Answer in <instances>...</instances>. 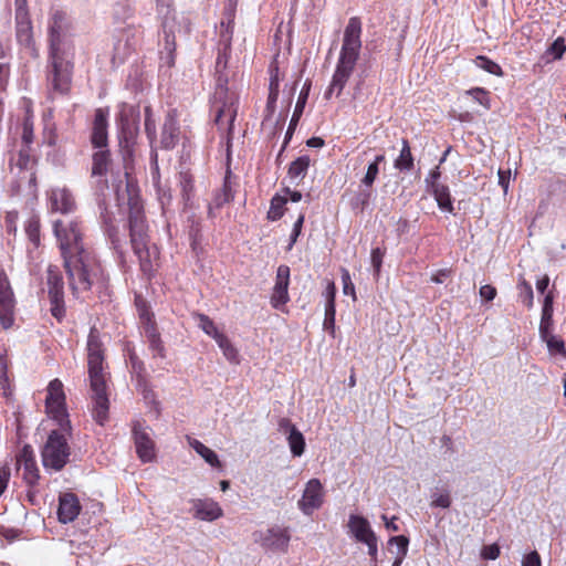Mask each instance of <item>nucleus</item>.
I'll return each instance as SVG.
<instances>
[{"mask_svg": "<svg viewBox=\"0 0 566 566\" xmlns=\"http://www.w3.org/2000/svg\"><path fill=\"white\" fill-rule=\"evenodd\" d=\"M53 231L59 241L73 294L90 290L95 261L84 248L78 222L56 220L53 222Z\"/></svg>", "mask_w": 566, "mask_h": 566, "instance_id": "nucleus-1", "label": "nucleus"}, {"mask_svg": "<svg viewBox=\"0 0 566 566\" xmlns=\"http://www.w3.org/2000/svg\"><path fill=\"white\" fill-rule=\"evenodd\" d=\"M69 31L67 13L61 9H52L49 19L50 65L48 80L53 91L59 94H66L71 86L73 65L70 61L72 44Z\"/></svg>", "mask_w": 566, "mask_h": 566, "instance_id": "nucleus-2", "label": "nucleus"}, {"mask_svg": "<svg viewBox=\"0 0 566 566\" xmlns=\"http://www.w3.org/2000/svg\"><path fill=\"white\" fill-rule=\"evenodd\" d=\"M114 189L118 205L122 206L127 202L129 206V228L133 249L139 260L140 270L146 276L150 277L159 265V252L156 245H149L147 242L142 207L137 198L133 196L128 181L124 182L120 179L117 185H114Z\"/></svg>", "mask_w": 566, "mask_h": 566, "instance_id": "nucleus-3", "label": "nucleus"}, {"mask_svg": "<svg viewBox=\"0 0 566 566\" xmlns=\"http://www.w3.org/2000/svg\"><path fill=\"white\" fill-rule=\"evenodd\" d=\"M104 347L98 331L93 327L87 338V365L94 401L93 416L103 426L108 415V398L106 394V377L104 373Z\"/></svg>", "mask_w": 566, "mask_h": 566, "instance_id": "nucleus-4", "label": "nucleus"}, {"mask_svg": "<svg viewBox=\"0 0 566 566\" xmlns=\"http://www.w3.org/2000/svg\"><path fill=\"white\" fill-rule=\"evenodd\" d=\"M360 34V20L357 17L350 18L344 31L343 45L336 70L333 74L331 84L325 92V98H331L333 94L339 96L344 90L359 57L361 48Z\"/></svg>", "mask_w": 566, "mask_h": 566, "instance_id": "nucleus-5", "label": "nucleus"}, {"mask_svg": "<svg viewBox=\"0 0 566 566\" xmlns=\"http://www.w3.org/2000/svg\"><path fill=\"white\" fill-rule=\"evenodd\" d=\"M70 436L71 429L63 431L59 427V429L51 431L41 451L42 463L45 469L60 471L65 467L71 454L67 442Z\"/></svg>", "mask_w": 566, "mask_h": 566, "instance_id": "nucleus-6", "label": "nucleus"}, {"mask_svg": "<svg viewBox=\"0 0 566 566\" xmlns=\"http://www.w3.org/2000/svg\"><path fill=\"white\" fill-rule=\"evenodd\" d=\"M45 409L50 418H52L63 431H69L71 422L65 408V395L63 384L59 379H53L48 386V395L45 399Z\"/></svg>", "mask_w": 566, "mask_h": 566, "instance_id": "nucleus-7", "label": "nucleus"}, {"mask_svg": "<svg viewBox=\"0 0 566 566\" xmlns=\"http://www.w3.org/2000/svg\"><path fill=\"white\" fill-rule=\"evenodd\" d=\"M216 124L220 129H227L231 134L237 117V98L233 94L228 95L227 90L220 87L214 95Z\"/></svg>", "mask_w": 566, "mask_h": 566, "instance_id": "nucleus-8", "label": "nucleus"}, {"mask_svg": "<svg viewBox=\"0 0 566 566\" xmlns=\"http://www.w3.org/2000/svg\"><path fill=\"white\" fill-rule=\"evenodd\" d=\"M15 298L10 281L0 266V326L9 329L14 324Z\"/></svg>", "mask_w": 566, "mask_h": 566, "instance_id": "nucleus-9", "label": "nucleus"}, {"mask_svg": "<svg viewBox=\"0 0 566 566\" xmlns=\"http://www.w3.org/2000/svg\"><path fill=\"white\" fill-rule=\"evenodd\" d=\"M324 502L323 485L318 479H311L303 491V495L298 501V509L305 515H312L318 510Z\"/></svg>", "mask_w": 566, "mask_h": 566, "instance_id": "nucleus-10", "label": "nucleus"}, {"mask_svg": "<svg viewBox=\"0 0 566 566\" xmlns=\"http://www.w3.org/2000/svg\"><path fill=\"white\" fill-rule=\"evenodd\" d=\"M255 541L271 551L285 552L289 546L290 535L286 530L272 527L264 532L255 534Z\"/></svg>", "mask_w": 566, "mask_h": 566, "instance_id": "nucleus-11", "label": "nucleus"}, {"mask_svg": "<svg viewBox=\"0 0 566 566\" xmlns=\"http://www.w3.org/2000/svg\"><path fill=\"white\" fill-rule=\"evenodd\" d=\"M17 464L18 469L22 470V478L29 485H33L38 482L40 474L31 446L25 444L21 449L17 455Z\"/></svg>", "mask_w": 566, "mask_h": 566, "instance_id": "nucleus-12", "label": "nucleus"}, {"mask_svg": "<svg viewBox=\"0 0 566 566\" xmlns=\"http://www.w3.org/2000/svg\"><path fill=\"white\" fill-rule=\"evenodd\" d=\"M49 208L52 212L67 214L75 210L76 203L73 195L67 188L55 187L49 193Z\"/></svg>", "mask_w": 566, "mask_h": 566, "instance_id": "nucleus-13", "label": "nucleus"}, {"mask_svg": "<svg viewBox=\"0 0 566 566\" xmlns=\"http://www.w3.org/2000/svg\"><path fill=\"white\" fill-rule=\"evenodd\" d=\"M191 512L195 518L206 522H213L223 515V510L212 499L191 500Z\"/></svg>", "mask_w": 566, "mask_h": 566, "instance_id": "nucleus-14", "label": "nucleus"}, {"mask_svg": "<svg viewBox=\"0 0 566 566\" xmlns=\"http://www.w3.org/2000/svg\"><path fill=\"white\" fill-rule=\"evenodd\" d=\"M289 283L290 268L287 265H280L276 271V281L271 297L273 307L279 308L289 301Z\"/></svg>", "mask_w": 566, "mask_h": 566, "instance_id": "nucleus-15", "label": "nucleus"}, {"mask_svg": "<svg viewBox=\"0 0 566 566\" xmlns=\"http://www.w3.org/2000/svg\"><path fill=\"white\" fill-rule=\"evenodd\" d=\"M81 512V504L73 493H63L59 499L57 516L63 524L73 522Z\"/></svg>", "mask_w": 566, "mask_h": 566, "instance_id": "nucleus-16", "label": "nucleus"}, {"mask_svg": "<svg viewBox=\"0 0 566 566\" xmlns=\"http://www.w3.org/2000/svg\"><path fill=\"white\" fill-rule=\"evenodd\" d=\"M107 116L108 112L98 108L95 112L92 132V144L95 148H105L107 146Z\"/></svg>", "mask_w": 566, "mask_h": 566, "instance_id": "nucleus-17", "label": "nucleus"}, {"mask_svg": "<svg viewBox=\"0 0 566 566\" xmlns=\"http://www.w3.org/2000/svg\"><path fill=\"white\" fill-rule=\"evenodd\" d=\"M17 21V39L21 45H23L32 55L36 57L38 50L34 45L32 23L29 17L15 18Z\"/></svg>", "mask_w": 566, "mask_h": 566, "instance_id": "nucleus-18", "label": "nucleus"}, {"mask_svg": "<svg viewBox=\"0 0 566 566\" xmlns=\"http://www.w3.org/2000/svg\"><path fill=\"white\" fill-rule=\"evenodd\" d=\"M136 451L143 462H150L155 458V444L149 433L144 429L134 428Z\"/></svg>", "mask_w": 566, "mask_h": 566, "instance_id": "nucleus-19", "label": "nucleus"}, {"mask_svg": "<svg viewBox=\"0 0 566 566\" xmlns=\"http://www.w3.org/2000/svg\"><path fill=\"white\" fill-rule=\"evenodd\" d=\"M140 319L143 322L145 335L149 342L150 349L157 353L160 357H164V345L160 340L159 334L151 321L150 313L146 310H140Z\"/></svg>", "mask_w": 566, "mask_h": 566, "instance_id": "nucleus-20", "label": "nucleus"}, {"mask_svg": "<svg viewBox=\"0 0 566 566\" xmlns=\"http://www.w3.org/2000/svg\"><path fill=\"white\" fill-rule=\"evenodd\" d=\"M178 133L179 128L176 115L172 112H169L166 116L161 130V146L166 149L174 148L178 142Z\"/></svg>", "mask_w": 566, "mask_h": 566, "instance_id": "nucleus-21", "label": "nucleus"}, {"mask_svg": "<svg viewBox=\"0 0 566 566\" xmlns=\"http://www.w3.org/2000/svg\"><path fill=\"white\" fill-rule=\"evenodd\" d=\"M348 527L353 536L361 543L376 535L371 530L369 522L359 515L349 516Z\"/></svg>", "mask_w": 566, "mask_h": 566, "instance_id": "nucleus-22", "label": "nucleus"}, {"mask_svg": "<svg viewBox=\"0 0 566 566\" xmlns=\"http://www.w3.org/2000/svg\"><path fill=\"white\" fill-rule=\"evenodd\" d=\"M46 284L49 287V296L57 297L64 296L63 293V279L57 268L49 266L46 272Z\"/></svg>", "mask_w": 566, "mask_h": 566, "instance_id": "nucleus-23", "label": "nucleus"}, {"mask_svg": "<svg viewBox=\"0 0 566 566\" xmlns=\"http://www.w3.org/2000/svg\"><path fill=\"white\" fill-rule=\"evenodd\" d=\"M310 161L311 160L308 156H301L291 163L287 172L291 184L297 185L298 181L305 177L306 171L310 167Z\"/></svg>", "mask_w": 566, "mask_h": 566, "instance_id": "nucleus-24", "label": "nucleus"}, {"mask_svg": "<svg viewBox=\"0 0 566 566\" xmlns=\"http://www.w3.org/2000/svg\"><path fill=\"white\" fill-rule=\"evenodd\" d=\"M188 443L208 464L216 468L221 467V462L213 450L193 438H188Z\"/></svg>", "mask_w": 566, "mask_h": 566, "instance_id": "nucleus-25", "label": "nucleus"}, {"mask_svg": "<svg viewBox=\"0 0 566 566\" xmlns=\"http://www.w3.org/2000/svg\"><path fill=\"white\" fill-rule=\"evenodd\" d=\"M431 187L439 208L451 213L453 211V206L448 187L439 182H431Z\"/></svg>", "mask_w": 566, "mask_h": 566, "instance_id": "nucleus-26", "label": "nucleus"}, {"mask_svg": "<svg viewBox=\"0 0 566 566\" xmlns=\"http://www.w3.org/2000/svg\"><path fill=\"white\" fill-rule=\"evenodd\" d=\"M109 165V151L105 148H98L93 155V176H104L108 171Z\"/></svg>", "mask_w": 566, "mask_h": 566, "instance_id": "nucleus-27", "label": "nucleus"}, {"mask_svg": "<svg viewBox=\"0 0 566 566\" xmlns=\"http://www.w3.org/2000/svg\"><path fill=\"white\" fill-rule=\"evenodd\" d=\"M279 82H280L279 71H277V69H275L271 72L270 87H269L270 92H269V97H268V103H266V108H265L266 115H265L264 120H268L270 118V116L274 113L275 103L279 97Z\"/></svg>", "mask_w": 566, "mask_h": 566, "instance_id": "nucleus-28", "label": "nucleus"}, {"mask_svg": "<svg viewBox=\"0 0 566 566\" xmlns=\"http://www.w3.org/2000/svg\"><path fill=\"white\" fill-rule=\"evenodd\" d=\"M133 51L128 34L122 33L114 43L113 61L122 63Z\"/></svg>", "mask_w": 566, "mask_h": 566, "instance_id": "nucleus-29", "label": "nucleus"}, {"mask_svg": "<svg viewBox=\"0 0 566 566\" xmlns=\"http://www.w3.org/2000/svg\"><path fill=\"white\" fill-rule=\"evenodd\" d=\"M233 199V193L231 189L230 181L228 177H226L222 189L216 193L212 203L209 207V214H212L213 208H221L226 203L230 202Z\"/></svg>", "mask_w": 566, "mask_h": 566, "instance_id": "nucleus-30", "label": "nucleus"}, {"mask_svg": "<svg viewBox=\"0 0 566 566\" xmlns=\"http://www.w3.org/2000/svg\"><path fill=\"white\" fill-rule=\"evenodd\" d=\"M553 316V296L547 294L544 300L542 319L539 324V335H546L549 332Z\"/></svg>", "mask_w": 566, "mask_h": 566, "instance_id": "nucleus-31", "label": "nucleus"}, {"mask_svg": "<svg viewBox=\"0 0 566 566\" xmlns=\"http://www.w3.org/2000/svg\"><path fill=\"white\" fill-rule=\"evenodd\" d=\"M385 161L384 155H377L373 163L367 167V171L361 179V186L370 188L379 174V165Z\"/></svg>", "mask_w": 566, "mask_h": 566, "instance_id": "nucleus-32", "label": "nucleus"}, {"mask_svg": "<svg viewBox=\"0 0 566 566\" xmlns=\"http://www.w3.org/2000/svg\"><path fill=\"white\" fill-rule=\"evenodd\" d=\"M413 166V158L407 140H402L400 155L395 160V167L399 170H410Z\"/></svg>", "mask_w": 566, "mask_h": 566, "instance_id": "nucleus-33", "label": "nucleus"}, {"mask_svg": "<svg viewBox=\"0 0 566 566\" xmlns=\"http://www.w3.org/2000/svg\"><path fill=\"white\" fill-rule=\"evenodd\" d=\"M223 353V356L232 364H239V354L237 348L231 344L227 336H218L216 340Z\"/></svg>", "mask_w": 566, "mask_h": 566, "instance_id": "nucleus-34", "label": "nucleus"}, {"mask_svg": "<svg viewBox=\"0 0 566 566\" xmlns=\"http://www.w3.org/2000/svg\"><path fill=\"white\" fill-rule=\"evenodd\" d=\"M287 202V197L282 195H276L271 200L270 210L268 212V218L272 221L279 220L284 213V206Z\"/></svg>", "mask_w": 566, "mask_h": 566, "instance_id": "nucleus-35", "label": "nucleus"}, {"mask_svg": "<svg viewBox=\"0 0 566 566\" xmlns=\"http://www.w3.org/2000/svg\"><path fill=\"white\" fill-rule=\"evenodd\" d=\"M195 318L197 321L198 326L209 336H211L214 340L218 339V336H222L214 325V323L205 314H195Z\"/></svg>", "mask_w": 566, "mask_h": 566, "instance_id": "nucleus-36", "label": "nucleus"}, {"mask_svg": "<svg viewBox=\"0 0 566 566\" xmlns=\"http://www.w3.org/2000/svg\"><path fill=\"white\" fill-rule=\"evenodd\" d=\"M289 447L294 457H301L304 452L305 440L301 431L296 430L286 437Z\"/></svg>", "mask_w": 566, "mask_h": 566, "instance_id": "nucleus-37", "label": "nucleus"}, {"mask_svg": "<svg viewBox=\"0 0 566 566\" xmlns=\"http://www.w3.org/2000/svg\"><path fill=\"white\" fill-rule=\"evenodd\" d=\"M474 64L479 69H482L490 74H493L496 76L503 75V71H502L501 66L497 63H495L494 61L488 59L486 56H483V55L476 56L474 60Z\"/></svg>", "mask_w": 566, "mask_h": 566, "instance_id": "nucleus-38", "label": "nucleus"}, {"mask_svg": "<svg viewBox=\"0 0 566 566\" xmlns=\"http://www.w3.org/2000/svg\"><path fill=\"white\" fill-rule=\"evenodd\" d=\"M541 338L546 343L547 348L551 353H558L562 355H566L565 344L562 339L552 335L549 332L546 335H541Z\"/></svg>", "mask_w": 566, "mask_h": 566, "instance_id": "nucleus-39", "label": "nucleus"}, {"mask_svg": "<svg viewBox=\"0 0 566 566\" xmlns=\"http://www.w3.org/2000/svg\"><path fill=\"white\" fill-rule=\"evenodd\" d=\"M335 286H332V300H328L325 306V319H324V327L326 329L334 328L335 323Z\"/></svg>", "mask_w": 566, "mask_h": 566, "instance_id": "nucleus-40", "label": "nucleus"}, {"mask_svg": "<svg viewBox=\"0 0 566 566\" xmlns=\"http://www.w3.org/2000/svg\"><path fill=\"white\" fill-rule=\"evenodd\" d=\"M308 91H310V84H305L303 90L300 93V96H298V99H297V103H296V106H295V109H294V114H293V117L291 119V126L292 125H296L300 116L302 115L303 109H304L305 104H306V101H307Z\"/></svg>", "mask_w": 566, "mask_h": 566, "instance_id": "nucleus-41", "label": "nucleus"}, {"mask_svg": "<svg viewBox=\"0 0 566 566\" xmlns=\"http://www.w3.org/2000/svg\"><path fill=\"white\" fill-rule=\"evenodd\" d=\"M452 503L449 492H434L431 494L430 505L432 507L448 509Z\"/></svg>", "mask_w": 566, "mask_h": 566, "instance_id": "nucleus-42", "label": "nucleus"}, {"mask_svg": "<svg viewBox=\"0 0 566 566\" xmlns=\"http://www.w3.org/2000/svg\"><path fill=\"white\" fill-rule=\"evenodd\" d=\"M520 289V298L522 303H524L527 307L533 306V290L530 283H527L525 280L521 281L518 284Z\"/></svg>", "mask_w": 566, "mask_h": 566, "instance_id": "nucleus-43", "label": "nucleus"}, {"mask_svg": "<svg viewBox=\"0 0 566 566\" xmlns=\"http://www.w3.org/2000/svg\"><path fill=\"white\" fill-rule=\"evenodd\" d=\"M51 314L57 319L62 321L65 315L64 296L50 297Z\"/></svg>", "mask_w": 566, "mask_h": 566, "instance_id": "nucleus-44", "label": "nucleus"}, {"mask_svg": "<svg viewBox=\"0 0 566 566\" xmlns=\"http://www.w3.org/2000/svg\"><path fill=\"white\" fill-rule=\"evenodd\" d=\"M25 232L29 239L38 245L40 242V222L38 219H30L25 227Z\"/></svg>", "mask_w": 566, "mask_h": 566, "instance_id": "nucleus-45", "label": "nucleus"}, {"mask_svg": "<svg viewBox=\"0 0 566 566\" xmlns=\"http://www.w3.org/2000/svg\"><path fill=\"white\" fill-rule=\"evenodd\" d=\"M143 396L144 400L147 405H150L153 407V411L155 413V417H159L160 415V407L159 402L156 399V395L151 389H149L146 385L143 387Z\"/></svg>", "mask_w": 566, "mask_h": 566, "instance_id": "nucleus-46", "label": "nucleus"}, {"mask_svg": "<svg viewBox=\"0 0 566 566\" xmlns=\"http://www.w3.org/2000/svg\"><path fill=\"white\" fill-rule=\"evenodd\" d=\"M32 164H33V157L31 156L30 149L27 146V148H22L19 151V156H18V159H17V166L20 169H28V168L31 167Z\"/></svg>", "mask_w": 566, "mask_h": 566, "instance_id": "nucleus-47", "label": "nucleus"}, {"mask_svg": "<svg viewBox=\"0 0 566 566\" xmlns=\"http://www.w3.org/2000/svg\"><path fill=\"white\" fill-rule=\"evenodd\" d=\"M566 51L565 41L563 38H557L548 48V53H551L554 60L562 59L564 52Z\"/></svg>", "mask_w": 566, "mask_h": 566, "instance_id": "nucleus-48", "label": "nucleus"}, {"mask_svg": "<svg viewBox=\"0 0 566 566\" xmlns=\"http://www.w3.org/2000/svg\"><path fill=\"white\" fill-rule=\"evenodd\" d=\"M467 93L471 95L479 104L483 105L485 108H490L486 91L480 87H475L468 91Z\"/></svg>", "mask_w": 566, "mask_h": 566, "instance_id": "nucleus-49", "label": "nucleus"}, {"mask_svg": "<svg viewBox=\"0 0 566 566\" xmlns=\"http://www.w3.org/2000/svg\"><path fill=\"white\" fill-rule=\"evenodd\" d=\"M390 545H396L397 547V556H402L405 558L408 551V538L405 536H396L390 538Z\"/></svg>", "mask_w": 566, "mask_h": 566, "instance_id": "nucleus-50", "label": "nucleus"}, {"mask_svg": "<svg viewBox=\"0 0 566 566\" xmlns=\"http://www.w3.org/2000/svg\"><path fill=\"white\" fill-rule=\"evenodd\" d=\"M342 282L344 294L352 295L355 300V286L352 282L349 272L346 269H342Z\"/></svg>", "mask_w": 566, "mask_h": 566, "instance_id": "nucleus-51", "label": "nucleus"}, {"mask_svg": "<svg viewBox=\"0 0 566 566\" xmlns=\"http://www.w3.org/2000/svg\"><path fill=\"white\" fill-rule=\"evenodd\" d=\"M384 251L380 248H375L371 250L370 260L371 265L376 272V275L379 274L381 264H382Z\"/></svg>", "mask_w": 566, "mask_h": 566, "instance_id": "nucleus-52", "label": "nucleus"}, {"mask_svg": "<svg viewBox=\"0 0 566 566\" xmlns=\"http://www.w3.org/2000/svg\"><path fill=\"white\" fill-rule=\"evenodd\" d=\"M499 555H500V547L496 544L484 546L481 552V556L484 559H490V560L496 559L499 557Z\"/></svg>", "mask_w": 566, "mask_h": 566, "instance_id": "nucleus-53", "label": "nucleus"}, {"mask_svg": "<svg viewBox=\"0 0 566 566\" xmlns=\"http://www.w3.org/2000/svg\"><path fill=\"white\" fill-rule=\"evenodd\" d=\"M522 566H542L539 554L536 551L526 554L522 559Z\"/></svg>", "mask_w": 566, "mask_h": 566, "instance_id": "nucleus-54", "label": "nucleus"}, {"mask_svg": "<svg viewBox=\"0 0 566 566\" xmlns=\"http://www.w3.org/2000/svg\"><path fill=\"white\" fill-rule=\"evenodd\" d=\"M145 129L150 139H153L156 135V124L151 118V113L149 107H146V117H145Z\"/></svg>", "mask_w": 566, "mask_h": 566, "instance_id": "nucleus-55", "label": "nucleus"}, {"mask_svg": "<svg viewBox=\"0 0 566 566\" xmlns=\"http://www.w3.org/2000/svg\"><path fill=\"white\" fill-rule=\"evenodd\" d=\"M303 222H304V214H300L297 220L294 222V226H293L289 249H291L293 247V244L296 242V240H297V238H298V235L301 233V229H302Z\"/></svg>", "mask_w": 566, "mask_h": 566, "instance_id": "nucleus-56", "label": "nucleus"}, {"mask_svg": "<svg viewBox=\"0 0 566 566\" xmlns=\"http://www.w3.org/2000/svg\"><path fill=\"white\" fill-rule=\"evenodd\" d=\"M499 176V184L503 189L504 193H507L509 190V184H510V177H511V170H502L500 169L497 172Z\"/></svg>", "mask_w": 566, "mask_h": 566, "instance_id": "nucleus-57", "label": "nucleus"}, {"mask_svg": "<svg viewBox=\"0 0 566 566\" xmlns=\"http://www.w3.org/2000/svg\"><path fill=\"white\" fill-rule=\"evenodd\" d=\"M296 430V427L289 419L283 418L279 421V431L286 437Z\"/></svg>", "mask_w": 566, "mask_h": 566, "instance_id": "nucleus-58", "label": "nucleus"}, {"mask_svg": "<svg viewBox=\"0 0 566 566\" xmlns=\"http://www.w3.org/2000/svg\"><path fill=\"white\" fill-rule=\"evenodd\" d=\"M480 296L486 301H492L496 296V289L485 284L480 287Z\"/></svg>", "mask_w": 566, "mask_h": 566, "instance_id": "nucleus-59", "label": "nucleus"}, {"mask_svg": "<svg viewBox=\"0 0 566 566\" xmlns=\"http://www.w3.org/2000/svg\"><path fill=\"white\" fill-rule=\"evenodd\" d=\"M22 139L27 146H29L33 140V129H32V125L29 122H25L23 125Z\"/></svg>", "mask_w": 566, "mask_h": 566, "instance_id": "nucleus-60", "label": "nucleus"}, {"mask_svg": "<svg viewBox=\"0 0 566 566\" xmlns=\"http://www.w3.org/2000/svg\"><path fill=\"white\" fill-rule=\"evenodd\" d=\"M29 17L27 0H15V18Z\"/></svg>", "mask_w": 566, "mask_h": 566, "instance_id": "nucleus-61", "label": "nucleus"}, {"mask_svg": "<svg viewBox=\"0 0 566 566\" xmlns=\"http://www.w3.org/2000/svg\"><path fill=\"white\" fill-rule=\"evenodd\" d=\"M9 478H10L9 469L8 468H1L0 469V495L6 490L8 481H9Z\"/></svg>", "mask_w": 566, "mask_h": 566, "instance_id": "nucleus-62", "label": "nucleus"}, {"mask_svg": "<svg viewBox=\"0 0 566 566\" xmlns=\"http://www.w3.org/2000/svg\"><path fill=\"white\" fill-rule=\"evenodd\" d=\"M368 546V554L374 558L377 554V536H373L368 541L364 542Z\"/></svg>", "mask_w": 566, "mask_h": 566, "instance_id": "nucleus-63", "label": "nucleus"}, {"mask_svg": "<svg viewBox=\"0 0 566 566\" xmlns=\"http://www.w3.org/2000/svg\"><path fill=\"white\" fill-rule=\"evenodd\" d=\"M283 192V196L287 197V201L291 200L293 202H298L302 199V193L300 191H293L290 188H285Z\"/></svg>", "mask_w": 566, "mask_h": 566, "instance_id": "nucleus-64", "label": "nucleus"}]
</instances>
